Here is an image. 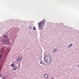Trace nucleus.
<instances>
[{"label":"nucleus","mask_w":79,"mask_h":79,"mask_svg":"<svg viewBox=\"0 0 79 79\" xmlns=\"http://www.w3.org/2000/svg\"><path fill=\"white\" fill-rule=\"evenodd\" d=\"M52 55L50 54H48L45 55L44 57V62L47 63L48 64H44L45 66L50 65L53 61V59L52 58Z\"/></svg>","instance_id":"f257e3e1"},{"label":"nucleus","mask_w":79,"mask_h":79,"mask_svg":"<svg viewBox=\"0 0 79 79\" xmlns=\"http://www.w3.org/2000/svg\"><path fill=\"white\" fill-rule=\"evenodd\" d=\"M44 22H46V20L44 19L43 20L38 23L39 30H43L44 29V26H45V23Z\"/></svg>","instance_id":"f03ea898"},{"label":"nucleus","mask_w":79,"mask_h":79,"mask_svg":"<svg viewBox=\"0 0 79 79\" xmlns=\"http://www.w3.org/2000/svg\"><path fill=\"white\" fill-rule=\"evenodd\" d=\"M22 59H23V57H18L17 59V61H21V60H22Z\"/></svg>","instance_id":"7ed1b4c3"},{"label":"nucleus","mask_w":79,"mask_h":79,"mask_svg":"<svg viewBox=\"0 0 79 79\" xmlns=\"http://www.w3.org/2000/svg\"><path fill=\"white\" fill-rule=\"evenodd\" d=\"M9 41L10 40H9V39H7V40H6V41H5V42L6 44V45H8L9 44V43H10Z\"/></svg>","instance_id":"20e7f679"},{"label":"nucleus","mask_w":79,"mask_h":79,"mask_svg":"<svg viewBox=\"0 0 79 79\" xmlns=\"http://www.w3.org/2000/svg\"><path fill=\"white\" fill-rule=\"evenodd\" d=\"M44 77L45 79H48V75L47 74H45L44 75Z\"/></svg>","instance_id":"39448f33"},{"label":"nucleus","mask_w":79,"mask_h":79,"mask_svg":"<svg viewBox=\"0 0 79 79\" xmlns=\"http://www.w3.org/2000/svg\"><path fill=\"white\" fill-rule=\"evenodd\" d=\"M57 51V50L55 48L53 49L52 50V52L54 53H56V52Z\"/></svg>","instance_id":"423d86ee"},{"label":"nucleus","mask_w":79,"mask_h":79,"mask_svg":"<svg viewBox=\"0 0 79 79\" xmlns=\"http://www.w3.org/2000/svg\"><path fill=\"white\" fill-rule=\"evenodd\" d=\"M73 45V44H69L68 46V48H70V47H71Z\"/></svg>","instance_id":"0eeeda50"},{"label":"nucleus","mask_w":79,"mask_h":79,"mask_svg":"<svg viewBox=\"0 0 79 79\" xmlns=\"http://www.w3.org/2000/svg\"><path fill=\"white\" fill-rule=\"evenodd\" d=\"M17 69V67H15L13 69V71H15V70H16Z\"/></svg>","instance_id":"6e6552de"},{"label":"nucleus","mask_w":79,"mask_h":79,"mask_svg":"<svg viewBox=\"0 0 79 79\" xmlns=\"http://www.w3.org/2000/svg\"><path fill=\"white\" fill-rule=\"evenodd\" d=\"M11 65V67H15V64H12Z\"/></svg>","instance_id":"1a4fd4ad"},{"label":"nucleus","mask_w":79,"mask_h":79,"mask_svg":"<svg viewBox=\"0 0 79 79\" xmlns=\"http://www.w3.org/2000/svg\"><path fill=\"white\" fill-rule=\"evenodd\" d=\"M1 41L2 42H5V39H2L1 40Z\"/></svg>","instance_id":"9d476101"},{"label":"nucleus","mask_w":79,"mask_h":79,"mask_svg":"<svg viewBox=\"0 0 79 79\" xmlns=\"http://www.w3.org/2000/svg\"><path fill=\"white\" fill-rule=\"evenodd\" d=\"M3 37H4V38H7V37H6V35H3Z\"/></svg>","instance_id":"9b49d317"},{"label":"nucleus","mask_w":79,"mask_h":79,"mask_svg":"<svg viewBox=\"0 0 79 79\" xmlns=\"http://www.w3.org/2000/svg\"><path fill=\"white\" fill-rule=\"evenodd\" d=\"M43 62L42 61H40V63L41 64H43Z\"/></svg>","instance_id":"f8f14e48"},{"label":"nucleus","mask_w":79,"mask_h":79,"mask_svg":"<svg viewBox=\"0 0 79 79\" xmlns=\"http://www.w3.org/2000/svg\"><path fill=\"white\" fill-rule=\"evenodd\" d=\"M33 29L34 30H36V29H35V27H33Z\"/></svg>","instance_id":"ddd939ff"},{"label":"nucleus","mask_w":79,"mask_h":79,"mask_svg":"<svg viewBox=\"0 0 79 79\" xmlns=\"http://www.w3.org/2000/svg\"><path fill=\"white\" fill-rule=\"evenodd\" d=\"M2 52H3V51H4V49H3V48H2Z\"/></svg>","instance_id":"4468645a"},{"label":"nucleus","mask_w":79,"mask_h":79,"mask_svg":"<svg viewBox=\"0 0 79 79\" xmlns=\"http://www.w3.org/2000/svg\"><path fill=\"white\" fill-rule=\"evenodd\" d=\"M29 29H32V27H29Z\"/></svg>","instance_id":"2eb2a0df"},{"label":"nucleus","mask_w":79,"mask_h":79,"mask_svg":"<svg viewBox=\"0 0 79 79\" xmlns=\"http://www.w3.org/2000/svg\"><path fill=\"white\" fill-rule=\"evenodd\" d=\"M0 58H2V55H0Z\"/></svg>","instance_id":"dca6fc26"},{"label":"nucleus","mask_w":79,"mask_h":79,"mask_svg":"<svg viewBox=\"0 0 79 79\" xmlns=\"http://www.w3.org/2000/svg\"><path fill=\"white\" fill-rule=\"evenodd\" d=\"M50 79H54V78L53 77H52Z\"/></svg>","instance_id":"f3484780"},{"label":"nucleus","mask_w":79,"mask_h":79,"mask_svg":"<svg viewBox=\"0 0 79 79\" xmlns=\"http://www.w3.org/2000/svg\"><path fill=\"white\" fill-rule=\"evenodd\" d=\"M78 67H79V64H78Z\"/></svg>","instance_id":"a211bd4d"},{"label":"nucleus","mask_w":79,"mask_h":79,"mask_svg":"<svg viewBox=\"0 0 79 79\" xmlns=\"http://www.w3.org/2000/svg\"><path fill=\"white\" fill-rule=\"evenodd\" d=\"M3 79H5V78H3Z\"/></svg>","instance_id":"6ab92c4d"}]
</instances>
